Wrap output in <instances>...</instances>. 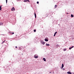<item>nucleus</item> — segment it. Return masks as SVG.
Returning a JSON list of instances; mask_svg holds the SVG:
<instances>
[{
	"mask_svg": "<svg viewBox=\"0 0 74 74\" xmlns=\"http://www.w3.org/2000/svg\"><path fill=\"white\" fill-rule=\"evenodd\" d=\"M15 8H14V7H13L11 9V11H15Z\"/></svg>",
	"mask_w": 74,
	"mask_h": 74,
	"instance_id": "obj_1",
	"label": "nucleus"
},
{
	"mask_svg": "<svg viewBox=\"0 0 74 74\" xmlns=\"http://www.w3.org/2000/svg\"><path fill=\"white\" fill-rule=\"evenodd\" d=\"M45 41H48V38H45Z\"/></svg>",
	"mask_w": 74,
	"mask_h": 74,
	"instance_id": "obj_2",
	"label": "nucleus"
},
{
	"mask_svg": "<svg viewBox=\"0 0 74 74\" xmlns=\"http://www.w3.org/2000/svg\"><path fill=\"white\" fill-rule=\"evenodd\" d=\"M34 58H35L36 59H37L38 58V56H36V55H35L34 56Z\"/></svg>",
	"mask_w": 74,
	"mask_h": 74,
	"instance_id": "obj_3",
	"label": "nucleus"
},
{
	"mask_svg": "<svg viewBox=\"0 0 74 74\" xmlns=\"http://www.w3.org/2000/svg\"><path fill=\"white\" fill-rule=\"evenodd\" d=\"M41 44H42L43 45H44L45 44V43L44 42H41Z\"/></svg>",
	"mask_w": 74,
	"mask_h": 74,
	"instance_id": "obj_4",
	"label": "nucleus"
},
{
	"mask_svg": "<svg viewBox=\"0 0 74 74\" xmlns=\"http://www.w3.org/2000/svg\"><path fill=\"white\" fill-rule=\"evenodd\" d=\"M56 33H57V32H56L54 34V37H55V36H56Z\"/></svg>",
	"mask_w": 74,
	"mask_h": 74,
	"instance_id": "obj_5",
	"label": "nucleus"
},
{
	"mask_svg": "<svg viewBox=\"0 0 74 74\" xmlns=\"http://www.w3.org/2000/svg\"><path fill=\"white\" fill-rule=\"evenodd\" d=\"M67 74H71V72L69 71L67 72Z\"/></svg>",
	"mask_w": 74,
	"mask_h": 74,
	"instance_id": "obj_6",
	"label": "nucleus"
},
{
	"mask_svg": "<svg viewBox=\"0 0 74 74\" xmlns=\"http://www.w3.org/2000/svg\"><path fill=\"white\" fill-rule=\"evenodd\" d=\"M46 46H49V45H50L48 44H46Z\"/></svg>",
	"mask_w": 74,
	"mask_h": 74,
	"instance_id": "obj_7",
	"label": "nucleus"
},
{
	"mask_svg": "<svg viewBox=\"0 0 74 74\" xmlns=\"http://www.w3.org/2000/svg\"><path fill=\"white\" fill-rule=\"evenodd\" d=\"M63 67H64V65L63 64H62V68H63Z\"/></svg>",
	"mask_w": 74,
	"mask_h": 74,
	"instance_id": "obj_8",
	"label": "nucleus"
},
{
	"mask_svg": "<svg viewBox=\"0 0 74 74\" xmlns=\"http://www.w3.org/2000/svg\"><path fill=\"white\" fill-rule=\"evenodd\" d=\"M3 25V23L0 22V25Z\"/></svg>",
	"mask_w": 74,
	"mask_h": 74,
	"instance_id": "obj_9",
	"label": "nucleus"
},
{
	"mask_svg": "<svg viewBox=\"0 0 74 74\" xmlns=\"http://www.w3.org/2000/svg\"><path fill=\"white\" fill-rule=\"evenodd\" d=\"M43 60L45 61H45H46V59H45V58H43Z\"/></svg>",
	"mask_w": 74,
	"mask_h": 74,
	"instance_id": "obj_10",
	"label": "nucleus"
},
{
	"mask_svg": "<svg viewBox=\"0 0 74 74\" xmlns=\"http://www.w3.org/2000/svg\"><path fill=\"white\" fill-rule=\"evenodd\" d=\"M34 15H35V18H36V14H35V13H34Z\"/></svg>",
	"mask_w": 74,
	"mask_h": 74,
	"instance_id": "obj_11",
	"label": "nucleus"
},
{
	"mask_svg": "<svg viewBox=\"0 0 74 74\" xmlns=\"http://www.w3.org/2000/svg\"><path fill=\"white\" fill-rule=\"evenodd\" d=\"M71 17H74V15H73V14H71Z\"/></svg>",
	"mask_w": 74,
	"mask_h": 74,
	"instance_id": "obj_12",
	"label": "nucleus"
},
{
	"mask_svg": "<svg viewBox=\"0 0 74 74\" xmlns=\"http://www.w3.org/2000/svg\"><path fill=\"white\" fill-rule=\"evenodd\" d=\"M63 51H66V49H63Z\"/></svg>",
	"mask_w": 74,
	"mask_h": 74,
	"instance_id": "obj_13",
	"label": "nucleus"
},
{
	"mask_svg": "<svg viewBox=\"0 0 74 74\" xmlns=\"http://www.w3.org/2000/svg\"><path fill=\"white\" fill-rule=\"evenodd\" d=\"M56 7H57V5H56L55 6V8H56Z\"/></svg>",
	"mask_w": 74,
	"mask_h": 74,
	"instance_id": "obj_14",
	"label": "nucleus"
},
{
	"mask_svg": "<svg viewBox=\"0 0 74 74\" xmlns=\"http://www.w3.org/2000/svg\"><path fill=\"white\" fill-rule=\"evenodd\" d=\"M27 1H28V2H30V1H29V0H26Z\"/></svg>",
	"mask_w": 74,
	"mask_h": 74,
	"instance_id": "obj_15",
	"label": "nucleus"
},
{
	"mask_svg": "<svg viewBox=\"0 0 74 74\" xmlns=\"http://www.w3.org/2000/svg\"><path fill=\"white\" fill-rule=\"evenodd\" d=\"M34 32H36V29H34Z\"/></svg>",
	"mask_w": 74,
	"mask_h": 74,
	"instance_id": "obj_16",
	"label": "nucleus"
},
{
	"mask_svg": "<svg viewBox=\"0 0 74 74\" xmlns=\"http://www.w3.org/2000/svg\"><path fill=\"white\" fill-rule=\"evenodd\" d=\"M72 47H70L69 48V49H72Z\"/></svg>",
	"mask_w": 74,
	"mask_h": 74,
	"instance_id": "obj_17",
	"label": "nucleus"
},
{
	"mask_svg": "<svg viewBox=\"0 0 74 74\" xmlns=\"http://www.w3.org/2000/svg\"><path fill=\"white\" fill-rule=\"evenodd\" d=\"M24 2H27V1H26V0H24Z\"/></svg>",
	"mask_w": 74,
	"mask_h": 74,
	"instance_id": "obj_18",
	"label": "nucleus"
},
{
	"mask_svg": "<svg viewBox=\"0 0 74 74\" xmlns=\"http://www.w3.org/2000/svg\"><path fill=\"white\" fill-rule=\"evenodd\" d=\"M37 4H39V2L38 1H37Z\"/></svg>",
	"mask_w": 74,
	"mask_h": 74,
	"instance_id": "obj_19",
	"label": "nucleus"
},
{
	"mask_svg": "<svg viewBox=\"0 0 74 74\" xmlns=\"http://www.w3.org/2000/svg\"><path fill=\"white\" fill-rule=\"evenodd\" d=\"M0 10L1 11V8H0Z\"/></svg>",
	"mask_w": 74,
	"mask_h": 74,
	"instance_id": "obj_20",
	"label": "nucleus"
},
{
	"mask_svg": "<svg viewBox=\"0 0 74 74\" xmlns=\"http://www.w3.org/2000/svg\"><path fill=\"white\" fill-rule=\"evenodd\" d=\"M71 47L72 48H74V46H72Z\"/></svg>",
	"mask_w": 74,
	"mask_h": 74,
	"instance_id": "obj_21",
	"label": "nucleus"
},
{
	"mask_svg": "<svg viewBox=\"0 0 74 74\" xmlns=\"http://www.w3.org/2000/svg\"><path fill=\"white\" fill-rule=\"evenodd\" d=\"M7 1H8V0H6V3H7Z\"/></svg>",
	"mask_w": 74,
	"mask_h": 74,
	"instance_id": "obj_22",
	"label": "nucleus"
},
{
	"mask_svg": "<svg viewBox=\"0 0 74 74\" xmlns=\"http://www.w3.org/2000/svg\"><path fill=\"white\" fill-rule=\"evenodd\" d=\"M14 34V33L12 32V34Z\"/></svg>",
	"mask_w": 74,
	"mask_h": 74,
	"instance_id": "obj_23",
	"label": "nucleus"
},
{
	"mask_svg": "<svg viewBox=\"0 0 74 74\" xmlns=\"http://www.w3.org/2000/svg\"><path fill=\"white\" fill-rule=\"evenodd\" d=\"M1 6H2V5H1L0 6V8H1Z\"/></svg>",
	"mask_w": 74,
	"mask_h": 74,
	"instance_id": "obj_24",
	"label": "nucleus"
},
{
	"mask_svg": "<svg viewBox=\"0 0 74 74\" xmlns=\"http://www.w3.org/2000/svg\"><path fill=\"white\" fill-rule=\"evenodd\" d=\"M15 48H17V47L16 46V47H15Z\"/></svg>",
	"mask_w": 74,
	"mask_h": 74,
	"instance_id": "obj_25",
	"label": "nucleus"
},
{
	"mask_svg": "<svg viewBox=\"0 0 74 74\" xmlns=\"http://www.w3.org/2000/svg\"><path fill=\"white\" fill-rule=\"evenodd\" d=\"M49 73H51V72H50Z\"/></svg>",
	"mask_w": 74,
	"mask_h": 74,
	"instance_id": "obj_26",
	"label": "nucleus"
},
{
	"mask_svg": "<svg viewBox=\"0 0 74 74\" xmlns=\"http://www.w3.org/2000/svg\"><path fill=\"white\" fill-rule=\"evenodd\" d=\"M18 0V1H19V0Z\"/></svg>",
	"mask_w": 74,
	"mask_h": 74,
	"instance_id": "obj_27",
	"label": "nucleus"
}]
</instances>
